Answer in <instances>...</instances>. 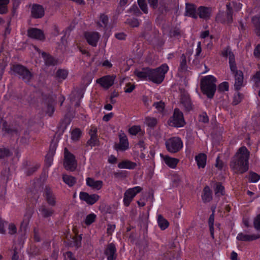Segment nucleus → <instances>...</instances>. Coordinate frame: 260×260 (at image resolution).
I'll return each mask as SVG.
<instances>
[{
  "label": "nucleus",
  "mask_w": 260,
  "mask_h": 260,
  "mask_svg": "<svg viewBox=\"0 0 260 260\" xmlns=\"http://www.w3.org/2000/svg\"><path fill=\"white\" fill-rule=\"evenodd\" d=\"M243 98V95L238 91L236 94H234L233 101L232 102L233 105H238L241 102Z\"/></svg>",
  "instance_id": "49"
},
{
  "label": "nucleus",
  "mask_w": 260,
  "mask_h": 260,
  "mask_svg": "<svg viewBox=\"0 0 260 260\" xmlns=\"http://www.w3.org/2000/svg\"><path fill=\"white\" fill-rule=\"evenodd\" d=\"M96 218V215L94 213H91L88 215L85 220V224L87 225H90L94 222Z\"/></svg>",
  "instance_id": "48"
},
{
  "label": "nucleus",
  "mask_w": 260,
  "mask_h": 260,
  "mask_svg": "<svg viewBox=\"0 0 260 260\" xmlns=\"http://www.w3.org/2000/svg\"><path fill=\"white\" fill-rule=\"evenodd\" d=\"M224 187L220 183H217L215 189V194L217 196H223L224 194Z\"/></svg>",
  "instance_id": "45"
},
{
  "label": "nucleus",
  "mask_w": 260,
  "mask_h": 260,
  "mask_svg": "<svg viewBox=\"0 0 260 260\" xmlns=\"http://www.w3.org/2000/svg\"><path fill=\"white\" fill-rule=\"evenodd\" d=\"M86 181V185L93 189L100 190L103 186V182L102 180H95L92 178H87Z\"/></svg>",
  "instance_id": "23"
},
{
  "label": "nucleus",
  "mask_w": 260,
  "mask_h": 260,
  "mask_svg": "<svg viewBox=\"0 0 260 260\" xmlns=\"http://www.w3.org/2000/svg\"><path fill=\"white\" fill-rule=\"evenodd\" d=\"M129 13H132L136 16H140L142 15V12L139 10L138 7L134 4L128 10Z\"/></svg>",
  "instance_id": "44"
},
{
  "label": "nucleus",
  "mask_w": 260,
  "mask_h": 260,
  "mask_svg": "<svg viewBox=\"0 0 260 260\" xmlns=\"http://www.w3.org/2000/svg\"><path fill=\"white\" fill-rule=\"evenodd\" d=\"M63 165L67 171H74L77 166L75 155L71 153L67 148L64 149V159Z\"/></svg>",
  "instance_id": "7"
},
{
  "label": "nucleus",
  "mask_w": 260,
  "mask_h": 260,
  "mask_svg": "<svg viewBox=\"0 0 260 260\" xmlns=\"http://www.w3.org/2000/svg\"><path fill=\"white\" fill-rule=\"evenodd\" d=\"M221 55L224 57H229V66L232 65L236 63L235 55L232 51L230 46H227L223 49L221 51Z\"/></svg>",
  "instance_id": "22"
},
{
  "label": "nucleus",
  "mask_w": 260,
  "mask_h": 260,
  "mask_svg": "<svg viewBox=\"0 0 260 260\" xmlns=\"http://www.w3.org/2000/svg\"><path fill=\"white\" fill-rule=\"evenodd\" d=\"M185 15L197 19L198 18V15L197 13L196 6L192 3H186Z\"/></svg>",
  "instance_id": "21"
},
{
  "label": "nucleus",
  "mask_w": 260,
  "mask_h": 260,
  "mask_svg": "<svg viewBox=\"0 0 260 260\" xmlns=\"http://www.w3.org/2000/svg\"><path fill=\"white\" fill-rule=\"evenodd\" d=\"M226 11L224 13L223 12L219 11L216 16L215 21L218 23L222 24H231L233 21V9L230 3L226 5Z\"/></svg>",
  "instance_id": "5"
},
{
  "label": "nucleus",
  "mask_w": 260,
  "mask_h": 260,
  "mask_svg": "<svg viewBox=\"0 0 260 260\" xmlns=\"http://www.w3.org/2000/svg\"><path fill=\"white\" fill-rule=\"evenodd\" d=\"M73 239L74 246L76 247V248H78L81 247L82 240L81 235H79V236L74 238Z\"/></svg>",
  "instance_id": "58"
},
{
  "label": "nucleus",
  "mask_w": 260,
  "mask_h": 260,
  "mask_svg": "<svg viewBox=\"0 0 260 260\" xmlns=\"http://www.w3.org/2000/svg\"><path fill=\"white\" fill-rule=\"evenodd\" d=\"M153 106L160 112H162L165 108V103L162 101L155 102L153 103Z\"/></svg>",
  "instance_id": "55"
},
{
  "label": "nucleus",
  "mask_w": 260,
  "mask_h": 260,
  "mask_svg": "<svg viewBox=\"0 0 260 260\" xmlns=\"http://www.w3.org/2000/svg\"><path fill=\"white\" fill-rule=\"evenodd\" d=\"M183 35V32L180 28L177 26H172L169 30L168 34L170 38L180 39Z\"/></svg>",
  "instance_id": "25"
},
{
  "label": "nucleus",
  "mask_w": 260,
  "mask_h": 260,
  "mask_svg": "<svg viewBox=\"0 0 260 260\" xmlns=\"http://www.w3.org/2000/svg\"><path fill=\"white\" fill-rule=\"evenodd\" d=\"M199 121L204 123H208L209 122V118L207 114L206 113H203L202 114H200L199 116Z\"/></svg>",
  "instance_id": "60"
},
{
  "label": "nucleus",
  "mask_w": 260,
  "mask_h": 260,
  "mask_svg": "<svg viewBox=\"0 0 260 260\" xmlns=\"http://www.w3.org/2000/svg\"><path fill=\"white\" fill-rule=\"evenodd\" d=\"M164 161L166 164L171 168H175L179 162V159L175 158L170 157L168 156H166L164 158Z\"/></svg>",
  "instance_id": "35"
},
{
  "label": "nucleus",
  "mask_w": 260,
  "mask_h": 260,
  "mask_svg": "<svg viewBox=\"0 0 260 260\" xmlns=\"http://www.w3.org/2000/svg\"><path fill=\"white\" fill-rule=\"evenodd\" d=\"M79 198L88 205H92L99 200L100 196L97 194H89L86 192L81 191L79 194Z\"/></svg>",
  "instance_id": "14"
},
{
  "label": "nucleus",
  "mask_w": 260,
  "mask_h": 260,
  "mask_svg": "<svg viewBox=\"0 0 260 260\" xmlns=\"http://www.w3.org/2000/svg\"><path fill=\"white\" fill-rule=\"evenodd\" d=\"M43 197L47 203L51 206H55L56 203V198L52 189L48 185H46L44 188Z\"/></svg>",
  "instance_id": "12"
},
{
  "label": "nucleus",
  "mask_w": 260,
  "mask_h": 260,
  "mask_svg": "<svg viewBox=\"0 0 260 260\" xmlns=\"http://www.w3.org/2000/svg\"><path fill=\"white\" fill-rule=\"evenodd\" d=\"M167 150L171 153H175L179 152L183 147V142L178 137H173L167 140L165 142Z\"/></svg>",
  "instance_id": "6"
},
{
  "label": "nucleus",
  "mask_w": 260,
  "mask_h": 260,
  "mask_svg": "<svg viewBox=\"0 0 260 260\" xmlns=\"http://www.w3.org/2000/svg\"><path fill=\"white\" fill-rule=\"evenodd\" d=\"M113 175L116 178H125L127 176L126 171H118L117 172H114Z\"/></svg>",
  "instance_id": "63"
},
{
  "label": "nucleus",
  "mask_w": 260,
  "mask_h": 260,
  "mask_svg": "<svg viewBox=\"0 0 260 260\" xmlns=\"http://www.w3.org/2000/svg\"><path fill=\"white\" fill-rule=\"evenodd\" d=\"M11 70L25 82H29L32 78V73L26 67L21 64L13 65L11 68Z\"/></svg>",
  "instance_id": "4"
},
{
  "label": "nucleus",
  "mask_w": 260,
  "mask_h": 260,
  "mask_svg": "<svg viewBox=\"0 0 260 260\" xmlns=\"http://www.w3.org/2000/svg\"><path fill=\"white\" fill-rule=\"evenodd\" d=\"M12 155L9 149L6 148H0V158H3L5 157L10 156Z\"/></svg>",
  "instance_id": "52"
},
{
  "label": "nucleus",
  "mask_w": 260,
  "mask_h": 260,
  "mask_svg": "<svg viewBox=\"0 0 260 260\" xmlns=\"http://www.w3.org/2000/svg\"><path fill=\"white\" fill-rule=\"evenodd\" d=\"M145 122L148 127L154 128L157 123V120L154 117H147L145 118Z\"/></svg>",
  "instance_id": "40"
},
{
  "label": "nucleus",
  "mask_w": 260,
  "mask_h": 260,
  "mask_svg": "<svg viewBox=\"0 0 260 260\" xmlns=\"http://www.w3.org/2000/svg\"><path fill=\"white\" fill-rule=\"evenodd\" d=\"M99 141L98 140V137H90V139H89L87 142V145L90 146L91 147H94L95 146L99 145Z\"/></svg>",
  "instance_id": "51"
},
{
  "label": "nucleus",
  "mask_w": 260,
  "mask_h": 260,
  "mask_svg": "<svg viewBox=\"0 0 260 260\" xmlns=\"http://www.w3.org/2000/svg\"><path fill=\"white\" fill-rule=\"evenodd\" d=\"M141 131L140 126L134 125L128 129V132L132 135H136Z\"/></svg>",
  "instance_id": "56"
},
{
  "label": "nucleus",
  "mask_w": 260,
  "mask_h": 260,
  "mask_svg": "<svg viewBox=\"0 0 260 260\" xmlns=\"http://www.w3.org/2000/svg\"><path fill=\"white\" fill-rule=\"evenodd\" d=\"M142 190V188L140 186H135L126 190L124 193L123 197V203L125 206H129L136 195Z\"/></svg>",
  "instance_id": "10"
},
{
  "label": "nucleus",
  "mask_w": 260,
  "mask_h": 260,
  "mask_svg": "<svg viewBox=\"0 0 260 260\" xmlns=\"http://www.w3.org/2000/svg\"><path fill=\"white\" fill-rule=\"evenodd\" d=\"M253 79L255 83V86L257 87H260V71H257L253 75Z\"/></svg>",
  "instance_id": "54"
},
{
  "label": "nucleus",
  "mask_w": 260,
  "mask_h": 260,
  "mask_svg": "<svg viewBox=\"0 0 260 260\" xmlns=\"http://www.w3.org/2000/svg\"><path fill=\"white\" fill-rule=\"evenodd\" d=\"M57 146V144L56 142H54L53 141H52L51 142L50 146H49V149L47 153V154H48L49 156H50L51 157L52 156L54 155Z\"/></svg>",
  "instance_id": "43"
},
{
  "label": "nucleus",
  "mask_w": 260,
  "mask_h": 260,
  "mask_svg": "<svg viewBox=\"0 0 260 260\" xmlns=\"http://www.w3.org/2000/svg\"><path fill=\"white\" fill-rule=\"evenodd\" d=\"M62 180L69 187L73 186L77 181V179L75 177L67 174L62 175Z\"/></svg>",
  "instance_id": "33"
},
{
  "label": "nucleus",
  "mask_w": 260,
  "mask_h": 260,
  "mask_svg": "<svg viewBox=\"0 0 260 260\" xmlns=\"http://www.w3.org/2000/svg\"><path fill=\"white\" fill-rule=\"evenodd\" d=\"M2 130L10 134H12L14 133H17V131L15 129L11 128L10 126L8 125L7 121H4L3 123Z\"/></svg>",
  "instance_id": "46"
},
{
  "label": "nucleus",
  "mask_w": 260,
  "mask_h": 260,
  "mask_svg": "<svg viewBox=\"0 0 260 260\" xmlns=\"http://www.w3.org/2000/svg\"><path fill=\"white\" fill-rule=\"evenodd\" d=\"M252 22L254 26V31L256 35L260 37V14L252 18Z\"/></svg>",
  "instance_id": "32"
},
{
  "label": "nucleus",
  "mask_w": 260,
  "mask_h": 260,
  "mask_svg": "<svg viewBox=\"0 0 260 260\" xmlns=\"http://www.w3.org/2000/svg\"><path fill=\"white\" fill-rule=\"evenodd\" d=\"M216 79L212 75L203 78L201 80L200 86L203 94L209 99L213 98L216 90Z\"/></svg>",
  "instance_id": "2"
},
{
  "label": "nucleus",
  "mask_w": 260,
  "mask_h": 260,
  "mask_svg": "<svg viewBox=\"0 0 260 260\" xmlns=\"http://www.w3.org/2000/svg\"><path fill=\"white\" fill-rule=\"evenodd\" d=\"M230 68L235 78L234 88L236 90L239 91L244 85L243 73L237 69L236 63L233 66H230Z\"/></svg>",
  "instance_id": "9"
},
{
  "label": "nucleus",
  "mask_w": 260,
  "mask_h": 260,
  "mask_svg": "<svg viewBox=\"0 0 260 260\" xmlns=\"http://www.w3.org/2000/svg\"><path fill=\"white\" fill-rule=\"evenodd\" d=\"M64 260H77L71 251H67L63 253Z\"/></svg>",
  "instance_id": "59"
},
{
  "label": "nucleus",
  "mask_w": 260,
  "mask_h": 260,
  "mask_svg": "<svg viewBox=\"0 0 260 260\" xmlns=\"http://www.w3.org/2000/svg\"><path fill=\"white\" fill-rule=\"evenodd\" d=\"M157 222L159 227L161 230H166L169 225V223L161 215H158L157 217Z\"/></svg>",
  "instance_id": "36"
},
{
  "label": "nucleus",
  "mask_w": 260,
  "mask_h": 260,
  "mask_svg": "<svg viewBox=\"0 0 260 260\" xmlns=\"http://www.w3.org/2000/svg\"><path fill=\"white\" fill-rule=\"evenodd\" d=\"M45 15V9L43 6L34 4L31 8V16L35 19L41 18Z\"/></svg>",
  "instance_id": "16"
},
{
  "label": "nucleus",
  "mask_w": 260,
  "mask_h": 260,
  "mask_svg": "<svg viewBox=\"0 0 260 260\" xmlns=\"http://www.w3.org/2000/svg\"><path fill=\"white\" fill-rule=\"evenodd\" d=\"M17 228L15 224L13 223H11L9 224L8 226V233L10 235H14L17 233Z\"/></svg>",
  "instance_id": "57"
},
{
  "label": "nucleus",
  "mask_w": 260,
  "mask_h": 260,
  "mask_svg": "<svg viewBox=\"0 0 260 260\" xmlns=\"http://www.w3.org/2000/svg\"><path fill=\"white\" fill-rule=\"evenodd\" d=\"M137 165L136 162L128 160H124L119 162L117 166L120 169H134Z\"/></svg>",
  "instance_id": "29"
},
{
  "label": "nucleus",
  "mask_w": 260,
  "mask_h": 260,
  "mask_svg": "<svg viewBox=\"0 0 260 260\" xmlns=\"http://www.w3.org/2000/svg\"><path fill=\"white\" fill-rule=\"evenodd\" d=\"M85 38L88 43L92 47H96L100 38L98 32H86L84 34Z\"/></svg>",
  "instance_id": "18"
},
{
  "label": "nucleus",
  "mask_w": 260,
  "mask_h": 260,
  "mask_svg": "<svg viewBox=\"0 0 260 260\" xmlns=\"http://www.w3.org/2000/svg\"><path fill=\"white\" fill-rule=\"evenodd\" d=\"M248 179L250 182L255 183L260 179V176L255 172H251L249 173Z\"/></svg>",
  "instance_id": "47"
},
{
  "label": "nucleus",
  "mask_w": 260,
  "mask_h": 260,
  "mask_svg": "<svg viewBox=\"0 0 260 260\" xmlns=\"http://www.w3.org/2000/svg\"><path fill=\"white\" fill-rule=\"evenodd\" d=\"M138 4L141 10L145 13H148L147 5L145 2V0H138Z\"/></svg>",
  "instance_id": "50"
},
{
  "label": "nucleus",
  "mask_w": 260,
  "mask_h": 260,
  "mask_svg": "<svg viewBox=\"0 0 260 260\" xmlns=\"http://www.w3.org/2000/svg\"><path fill=\"white\" fill-rule=\"evenodd\" d=\"M211 12L212 9L211 8L200 6L197 10V15L200 18L208 20L210 18Z\"/></svg>",
  "instance_id": "20"
},
{
  "label": "nucleus",
  "mask_w": 260,
  "mask_h": 260,
  "mask_svg": "<svg viewBox=\"0 0 260 260\" xmlns=\"http://www.w3.org/2000/svg\"><path fill=\"white\" fill-rule=\"evenodd\" d=\"M214 212L210 215L208 219V224L211 235L214 238Z\"/></svg>",
  "instance_id": "39"
},
{
  "label": "nucleus",
  "mask_w": 260,
  "mask_h": 260,
  "mask_svg": "<svg viewBox=\"0 0 260 260\" xmlns=\"http://www.w3.org/2000/svg\"><path fill=\"white\" fill-rule=\"evenodd\" d=\"M260 238V235H247L243 233H240L237 236V240L241 241H252Z\"/></svg>",
  "instance_id": "24"
},
{
  "label": "nucleus",
  "mask_w": 260,
  "mask_h": 260,
  "mask_svg": "<svg viewBox=\"0 0 260 260\" xmlns=\"http://www.w3.org/2000/svg\"><path fill=\"white\" fill-rule=\"evenodd\" d=\"M202 199L205 203L210 202L212 200V191L209 186L206 185L204 188Z\"/></svg>",
  "instance_id": "26"
},
{
  "label": "nucleus",
  "mask_w": 260,
  "mask_h": 260,
  "mask_svg": "<svg viewBox=\"0 0 260 260\" xmlns=\"http://www.w3.org/2000/svg\"><path fill=\"white\" fill-rule=\"evenodd\" d=\"M9 0H0V14H5L8 11Z\"/></svg>",
  "instance_id": "38"
},
{
  "label": "nucleus",
  "mask_w": 260,
  "mask_h": 260,
  "mask_svg": "<svg viewBox=\"0 0 260 260\" xmlns=\"http://www.w3.org/2000/svg\"><path fill=\"white\" fill-rule=\"evenodd\" d=\"M253 55L255 57L260 58V44H258L254 48Z\"/></svg>",
  "instance_id": "64"
},
{
  "label": "nucleus",
  "mask_w": 260,
  "mask_h": 260,
  "mask_svg": "<svg viewBox=\"0 0 260 260\" xmlns=\"http://www.w3.org/2000/svg\"><path fill=\"white\" fill-rule=\"evenodd\" d=\"M149 69V68H143L141 71L136 70L134 72V74L142 80H148Z\"/></svg>",
  "instance_id": "27"
},
{
  "label": "nucleus",
  "mask_w": 260,
  "mask_h": 260,
  "mask_svg": "<svg viewBox=\"0 0 260 260\" xmlns=\"http://www.w3.org/2000/svg\"><path fill=\"white\" fill-rule=\"evenodd\" d=\"M253 225L256 230L260 231V214L254 219Z\"/></svg>",
  "instance_id": "61"
},
{
  "label": "nucleus",
  "mask_w": 260,
  "mask_h": 260,
  "mask_svg": "<svg viewBox=\"0 0 260 260\" xmlns=\"http://www.w3.org/2000/svg\"><path fill=\"white\" fill-rule=\"evenodd\" d=\"M191 54L190 51H187L185 53H183L180 56L179 66L178 71L180 72L183 73L187 71L188 66L187 64V58L190 60L189 57Z\"/></svg>",
  "instance_id": "19"
},
{
  "label": "nucleus",
  "mask_w": 260,
  "mask_h": 260,
  "mask_svg": "<svg viewBox=\"0 0 260 260\" xmlns=\"http://www.w3.org/2000/svg\"><path fill=\"white\" fill-rule=\"evenodd\" d=\"M125 23L133 27H138L140 25L139 20L135 18L127 19Z\"/></svg>",
  "instance_id": "42"
},
{
  "label": "nucleus",
  "mask_w": 260,
  "mask_h": 260,
  "mask_svg": "<svg viewBox=\"0 0 260 260\" xmlns=\"http://www.w3.org/2000/svg\"><path fill=\"white\" fill-rule=\"evenodd\" d=\"M109 23V18L107 15L104 13L101 14L99 16V21L96 22V24L99 27L105 28Z\"/></svg>",
  "instance_id": "31"
},
{
  "label": "nucleus",
  "mask_w": 260,
  "mask_h": 260,
  "mask_svg": "<svg viewBox=\"0 0 260 260\" xmlns=\"http://www.w3.org/2000/svg\"><path fill=\"white\" fill-rule=\"evenodd\" d=\"M115 77L107 75L96 80V83L100 84L103 88L108 89L112 86L114 83Z\"/></svg>",
  "instance_id": "15"
},
{
  "label": "nucleus",
  "mask_w": 260,
  "mask_h": 260,
  "mask_svg": "<svg viewBox=\"0 0 260 260\" xmlns=\"http://www.w3.org/2000/svg\"><path fill=\"white\" fill-rule=\"evenodd\" d=\"M218 90L220 92L226 91L229 90V83L223 82L220 83L218 87Z\"/></svg>",
  "instance_id": "53"
},
{
  "label": "nucleus",
  "mask_w": 260,
  "mask_h": 260,
  "mask_svg": "<svg viewBox=\"0 0 260 260\" xmlns=\"http://www.w3.org/2000/svg\"><path fill=\"white\" fill-rule=\"evenodd\" d=\"M104 254L107 260H116L117 257V249L113 243L108 244L104 250Z\"/></svg>",
  "instance_id": "13"
},
{
  "label": "nucleus",
  "mask_w": 260,
  "mask_h": 260,
  "mask_svg": "<svg viewBox=\"0 0 260 260\" xmlns=\"http://www.w3.org/2000/svg\"><path fill=\"white\" fill-rule=\"evenodd\" d=\"M168 124L171 126L180 127L185 124L183 113L178 108H175L173 114L168 120Z\"/></svg>",
  "instance_id": "8"
},
{
  "label": "nucleus",
  "mask_w": 260,
  "mask_h": 260,
  "mask_svg": "<svg viewBox=\"0 0 260 260\" xmlns=\"http://www.w3.org/2000/svg\"><path fill=\"white\" fill-rule=\"evenodd\" d=\"M119 137V143L118 144H115V149L117 151H125L129 148L127 138L124 133L120 134Z\"/></svg>",
  "instance_id": "17"
},
{
  "label": "nucleus",
  "mask_w": 260,
  "mask_h": 260,
  "mask_svg": "<svg viewBox=\"0 0 260 260\" xmlns=\"http://www.w3.org/2000/svg\"><path fill=\"white\" fill-rule=\"evenodd\" d=\"M250 151L246 147L242 146L231 158L230 167L235 174H242L249 169Z\"/></svg>",
  "instance_id": "1"
},
{
  "label": "nucleus",
  "mask_w": 260,
  "mask_h": 260,
  "mask_svg": "<svg viewBox=\"0 0 260 260\" xmlns=\"http://www.w3.org/2000/svg\"><path fill=\"white\" fill-rule=\"evenodd\" d=\"M68 75V72L67 70L59 69L56 73V77L57 79L64 80L67 78Z\"/></svg>",
  "instance_id": "41"
},
{
  "label": "nucleus",
  "mask_w": 260,
  "mask_h": 260,
  "mask_svg": "<svg viewBox=\"0 0 260 260\" xmlns=\"http://www.w3.org/2000/svg\"><path fill=\"white\" fill-rule=\"evenodd\" d=\"M81 135V130L79 128H76L71 132V139L74 141H78L80 139Z\"/></svg>",
  "instance_id": "37"
},
{
  "label": "nucleus",
  "mask_w": 260,
  "mask_h": 260,
  "mask_svg": "<svg viewBox=\"0 0 260 260\" xmlns=\"http://www.w3.org/2000/svg\"><path fill=\"white\" fill-rule=\"evenodd\" d=\"M41 54L42 56L44 59L45 63L46 66H55L57 64V61L50 54L45 52H43Z\"/></svg>",
  "instance_id": "30"
},
{
  "label": "nucleus",
  "mask_w": 260,
  "mask_h": 260,
  "mask_svg": "<svg viewBox=\"0 0 260 260\" xmlns=\"http://www.w3.org/2000/svg\"><path fill=\"white\" fill-rule=\"evenodd\" d=\"M169 70L168 66L162 64L158 68L154 69H149L148 80L156 84H160L165 79V74Z\"/></svg>",
  "instance_id": "3"
},
{
  "label": "nucleus",
  "mask_w": 260,
  "mask_h": 260,
  "mask_svg": "<svg viewBox=\"0 0 260 260\" xmlns=\"http://www.w3.org/2000/svg\"><path fill=\"white\" fill-rule=\"evenodd\" d=\"M54 111H55L54 107L51 104H48L47 110H46V113L48 115V116L50 117L52 116Z\"/></svg>",
  "instance_id": "62"
},
{
  "label": "nucleus",
  "mask_w": 260,
  "mask_h": 260,
  "mask_svg": "<svg viewBox=\"0 0 260 260\" xmlns=\"http://www.w3.org/2000/svg\"><path fill=\"white\" fill-rule=\"evenodd\" d=\"M39 211L41 212L42 215L44 218H47L51 216L54 211L51 208L47 207L44 205H42L39 209Z\"/></svg>",
  "instance_id": "34"
},
{
  "label": "nucleus",
  "mask_w": 260,
  "mask_h": 260,
  "mask_svg": "<svg viewBox=\"0 0 260 260\" xmlns=\"http://www.w3.org/2000/svg\"><path fill=\"white\" fill-rule=\"evenodd\" d=\"M27 36L34 40L40 41H44L46 37L44 31L39 28L35 27L29 28L27 30Z\"/></svg>",
  "instance_id": "11"
},
{
  "label": "nucleus",
  "mask_w": 260,
  "mask_h": 260,
  "mask_svg": "<svg viewBox=\"0 0 260 260\" xmlns=\"http://www.w3.org/2000/svg\"><path fill=\"white\" fill-rule=\"evenodd\" d=\"M195 160L199 168H204L206 165L207 155L201 153L196 156Z\"/></svg>",
  "instance_id": "28"
}]
</instances>
